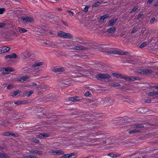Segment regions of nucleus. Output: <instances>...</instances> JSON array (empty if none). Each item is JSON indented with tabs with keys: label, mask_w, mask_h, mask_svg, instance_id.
Returning a JSON list of instances; mask_svg holds the SVG:
<instances>
[{
	"label": "nucleus",
	"mask_w": 158,
	"mask_h": 158,
	"mask_svg": "<svg viewBox=\"0 0 158 158\" xmlns=\"http://www.w3.org/2000/svg\"><path fill=\"white\" fill-rule=\"evenodd\" d=\"M144 125L143 124H136L132 126V128L134 129L130 130L128 133L129 134H132L137 133L141 132L140 128L144 127Z\"/></svg>",
	"instance_id": "1"
},
{
	"label": "nucleus",
	"mask_w": 158,
	"mask_h": 158,
	"mask_svg": "<svg viewBox=\"0 0 158 158\" xmlns=\"http://www.w3.org/2000/svg\"><path fill=\"white\" fill-rule=\"evenodd\" d=\"M111 77L110 75L106 73L102 74L99 73L95 75V77L99 80H102L103 79H109L111 78Z\"/></svg>",
	"instance_id": "2"
},
{
	"label": "nucleus",
	"mask_w": 158,
	"mask_h": 158,
	"mask_svg": "<svg viewBox=\"0 0 158 158\" xmlns=\"http://www.w3.org/2000/svg\"><path fill=\"white\" fill-rule=\"evenodd\" d=\"M57 35L60 37L64 38L71 39L73 37L72 35L69 33H66L64 31H60L57 33Z\"/></svg>",
	"instance_id": "3"
},
{
	"label": "nucleus",
	"mask_w": 158,
	"mask_h": 158,
	"mask_svg": "<svg viewBox=\"0 0 158 158\" xmlns=\"http://www.w3.org/2000/svg\"><path fill=\"white\" fill-rule=\"evenodd\" d=\"M76 156L77 154L75 153H72L64 154L60 158H74Z\"/></svg>",
	"instance_id": "4"
},
{
	"label": "nucleus",
	"mask_w": 158,
	"mask_h": 158,
	"mask_svg": "<svg viewBox=\"0 0 158 158\" xmlns=\"http://www.w3.org/2000/svg\"><path fill=\"white\" fill-rule=\"evenodd\" d=\"M21 19L24 23L32 22L34 20L31 17L28 16H22Z\"/></svg>",
	"instance_id": "5"
},
{
	"label": "nucleus",
	"mask_w": 158,
	"mask_h": 158,
	"mask_svg": "<svg viewBox=\"0 0 158 158\" xmlns=\"http://www.w3.org/2000/svg\"><path fill=\"white\" fill-rule=\"evenodd\" d=\"M90 47L89 46H87L86 47H85L84 46H75L74 47V48L73 49L76 50H85L87 49H88L90 48Z\"/></svg>",
	"instance_id": "6"
},
{
	"label": "nucleus",
	"mask_w": 158,
	"mask_h": 158,
	"mask_svg": "<svg viewBox=\"0 0 158 158\" xmlns=\"http://www.w3.org/2000/svg\"><path fill=\"white\" fill-rule=\"evenodd\" d=\"M9 47L6 46L2 47L0 48V53L2 54L8 52L10 49Z\"/></svg>",
	"instance_id": "7"
},
{
	"label": "nucleus",
	"mask_w": 158,
	"mask_h": 158,
	"mask_svg": "<svg viewBox=\"0 0 158 158\" xmlns=\"http://www.w3.org/2000/svg\"><path fill=\"white\" fill-rule=\"evenodd\" d=\"M118 20V19L117 18L116 19L113 18L111 19L108 23L107 26L110 27L113 26L116 22Z\"/></svg>",
	"instance_id": "8"
},
{
	"label": "nucleus",
	"mask_w": 158,
	"mask_h": 158,
	"mask_svg": "<svg viewBox=\"0 0 158 158\" xmlns=\"http://www.w3.org/2000/svg\"><path fill=\"white\" fill-rule=\"evenodd\" d=\"M124 79L129 81H133L137 80V77L133 76L129 77L124 76Z\"/></svg>",
	"instance_id": "9"
},
{
	"label": "nucleus",
	"mask_w": 158,
	"mask_h": 158,
	"mask_svg": "<svg viewBox=\"0 0 158 158\" xmlns=\"http://www.w3.org/2000/svg\"><path fill=\"white\" fill-rule=\"evenodd\" d=\"M70 84L67 80H62L60 81V85L62 86H64L65 85H69Z\"/></svg>",
	"instance_id": "10"
},
{
	"label": "nucleus",
	"mask_w": 158,
	"mask_h": 158,
	"mask_svg": "<svg viewBox=\"0 0 158 158\" xmlns=\"http://www.w3.org/2000/svg\"><path fill=\"white\" fill-rule=\"evenodd\" d=\"M13 69L11 68H4L3 69L2 73L4 74L9 73L10 72L13 71Z\"/></svg>",
	"instance_id": "11"
},
{
	"label": "nucleus",
	"mask_w": 158,
	"mask_h": 158,
	"mask_svg": "<svg viewBox=\"0 0 158 158\" xmlns=\"http://www.w3.org/2000/svg\"><path fill=\"white\" fill-rule=\"evenodd\" d=\"M109 16V15L108 14H106L101 16L100 19H99L98 21L99 22H102L104 21V19L108 18Z\"/></svg>",
	"instance_id": "12"
},
{
	"label": "nucleus",
	"mask_w": 158,
	"mask_h": 158,
	"mask_svg": "<svg viewBox=\"0 0 158 158\" xmlns=\"http://www.w3.org/2000/svg\"><path fill=\"white\" fill-rule=\"evenodd\" d=\"M29 152L31 154H38L41 155L43 154V152L41 151L38 150H31L29 151Z\"/></svg>",
	"instance_id": "13"
},
{
	"label": "nucleus",
	"mask_w": 158,
	"mask_h": 158,
	"mask_svg": "<svg viewBox=\"0 0 158 158\" xmlns=\"http://www.w3.org/2000/svg\"><path fill=\"white\" fill-rule=\"evenodd\" d=\"M29 78V77L27 75H25L19 78L18 79V81L21 82H23L24 81Z\"/></svg>",
	"instance_id": "14"
},
{
	"label": "nucleus",
	"mask_w": 158,
	"mask_h": 158,
	"mask_svg": "<svg viewBox=\"0 0 158 158\" xmlns=\"http://www.w3.org/2000/svg\"><path fill=\"white\" fill-rule=\"evenodd\" d=\"M2 135L4 136H15L16 135L14 133L9 132H3L2 133Z\"/></svg>",
	"instance_id": "15"
},
{
	"label": "nucleus",
	"mask_w": 158,
	"mask_h": 158,
	"mask_svg": "<svg viewBox=\"0 0 158 158\" xmlns=\"http://www.w3.org/2000/svg\"><path fill=\"white\" fill-rule=\"evenodd\" d=\"M79 98V97H69V100L73 102H77L80 101Z\"/></svg>",
	"instance_id": "16"
},
{
	"label": "nucleus",
	"mask_w": 158,
	"mask_h": 158,
	"mask_svg": "<svg viewBox=\"0 0 158 158\" xmlns=\"http://www.w3.org/2000/svg\"><path fill=\"white\" fill-rule=\"evenodd\" d=\"M116 28L115 27H111L107 30V32L110 34H113L115 31Z\"/></svg>",
	"instance_id": "17"
},
{
	"label": "nucleus",
	"mask_w": 158,
	"mask_h": 158,
	"mask_svg": "<svg viewBox=\"0 0 158 158\" xmlns=\"http://www.w3.org/2000/svg\"><path fill=\"white\" fill-rule=\"evenodd\" d=\"M65 69L63 67L58 68H54L52 69V71L56 72H60L64 71Z\"/></svg>",
	"instance_id": "18"
},
{
	"label": "nucleus",
	"mask_w": 158,
	"mask_h": 158,
	"mask_svg": "<svg viewBox=\"0 0 158 158\" xmlns=\"http://www.w3.org/2000/svg\"><path fill=\"white\" fill-rule=\"evenodd\" d=\"M113 75L118 78L124 79V76L120 73H112Z\"/></svg>",
	"instance_id": "19"
},
{
	"label": "nucleus",
	"mask_w": 158,
	"mask_h": 158,
	"mask_svg": "<svg viewBox=\"0 0 158 158\" xmlns=\"http://www.w3.org/2000/svg\"><path fill=\"white\" fill-rule=\"evenodd\" d=\"M17 55L15 53H12L11 55H7L5 56V58L7 59L8 58L10 59L15 58H17Z\"/></svg>",
	"instance_id": "20"
},
{
	"label": "nucleus",
	"mask_w": 158,
	"mask_h": 158,
	"mask_svg": "<svg viewBox=\"0 0 158 158\" xmlns=\"http://www.w3.org/2000/svg\"><path fill=\"white\" fill-rule=\"evenodd\" d=\"M31 56V54L28 51H26L24 53V58L26 59Z\"/></svg>",
	"instance_id": "21"
},
{
	"label": "nucleus",
	"mask_w": 158,
	"mask_h": 158,
	"mask_svg": "<svg viewBox=\"0 0 158 158\" xmlns=\"http://www.w3.org/2000/svg\"><path fill=\"white\" fill-rule=\"evenodd\" d=\"M153 71L152 69H144V74H150L153 73Z\"/></svg>",
	"instance_id": "22"
},
{
	"label": "nucleus",
	"mask_w": 158,
	"mask_h": 158,
	"mask_svg": "<svg viewBox=\"0 0 158 158\" xmlns=\"http://www.w3.org/2000/svg\"><path fill=\"white\" fill-rule=\"evenodd\" d=\"M18 29L19 30V32L21 33L25 32H27V31L25 28L20 27H18Z\"/></svg>",
	"instance_id": "23"
},
{
	"label": "nucleus",
	"mask_w": 158,
	"mask_h": 158,
	"mask_svg": "<svg viewBox=\"0 0 158 158\" xmlns=\"http://www.w3.org/2000/svg\"><path fill=\"white\" fill-rule=\"evenodd\" d=\"M43 64V62H39L33 64L32 65V67H35L42 65Z\"/></svg>",
	"instance_id": "24"
},
{
	"label": "nucleus",
	"mask_w": 158,
	"mask_h": 158,
	"mask_svg": "<svg viewBox=\"0 0 158 158\" xmlns=\"http://www.w3.org/2000/svg\"><path fill=\"white\" fill-rule=\"evenodd\" d=\"M158 95V91H153L149 92L148 95L149 96H155Z\"/></svg>",
	"instance_id": "25"
},
{
	"label": "nucleus",
	"mask_w": 158,
	"mask_h": 158,
	"mask_svg": "<svg viewBox=\"0 0 158 158\" xmlns=\"http://www.w3.org/2000/svg\"><path fill=\"white\" fill-rule=\"evenodd\" d=\"M113 138L111 137L108 138H107V140L108 142V145H110L113 143Z\"/></svg>",
	"instance_id": "26"
},
{
	"label": "nucleus",
	"mask_w": 158,
	"mask_h": 158,
	"mask_svg": "<svg viewBox=\"0 0 158 158\" xmlns=\"http://www.w3.org/2000/svg\"><path fill=\"white\" fill-rule=\"evenodd\" d=\"M122 99H126V100H124L123 101V102H127L128 103H133V101H132V100H129V99H127V98H126L123 97V98H122Z\"/></svg>",
	"instance_id": "27"
},
{
	"label": "nucleus",
	"mask_w": 158,
	"mask_h": 158,
	"mask_svg": "<svg viewBox=\"0 0 158 158\" xmlns=\"http://www.w3.org/2000/svg\"><path fill=\"white\" fill-rule=\"evenodd\" d=\"M21 92V91L20 90H17L13 93V94L12 95V96L13 97H14L18 95L19 94H20Z\"/></svg>",
	"instance_id": "28"
},
{
	"label": "nucleus",
	"mask_w": 158,
	"mask_h": 158,
	"mask_svg": "<svg viewBox=\"0 0 158 158\" xmlns=\"http://www.w3.org/2000/svg\"><path fill=\"white\" fill-rule=\"evenodd\" d=\"M139 7L138 6L135 5L134 6L133 8L130 11V13H132L133 12L137 10Z\"/></svg>",
	"instance_id": "29"
},
{
	"label": "nucleus",
	"mask_w": 158,
	"mask_h": 158,
	"mask_svg": "<svg viewBox=\"0 0 158 158\" xmlns=\"http://www.w3.org/2000/svg\"><path fill=\"white\" fill-rule=\"evenodd\" d=\"M145 151L143 150L142 149H140L139 150L137 151L136 152V153L135 154H137V153H139L140 154H143Z\"/></svg>",
	"instance_id": "30"
},
{
	"label": "nucleus",
	"mask_w": 158,
	"mask_h": 158,
	"mask_svg": "<svg viewBox=\"0 0 158 158\" xmlns=\"http://www.w3.org/2000/svg\"><path fill=\"white\" fill-rule=\"evenodd\" d=\"M147 44V43L146 42H144L142 43L139 46V47L140 48H142L143 47H145Z\"/></svg>",
	"instance_id": "31"
},
{
	"label": "nucleus",
	"mask_w": 158,
	"mask_h": 158,
	"mask_svg": "<svg viewBox=\"0 0 158 158\" xmlns=\"http://www.w3.org/2000/svg\"><path fill=\"white\" fill-rule=\"evenodd\" d=\"M24 158H38V157L36 156H32L31 155L26 156H24Z\"/></svg>",
	"instance_id": "32"
},
{
	"label": "nucleus",
	"mask_w": 158,
	"mask_h": 158,
	"mask_svg": "<svg viewBox=\"0 0 158 158\" xmlns=\"http://www.w3.org/2000/svg\"><path fill=\"white\" fill-rule=\"evenodd\" d=\"M118 51H107L106 53H107L108 54H117V53L118 52Z\"/></svg>",
	"instance_id": "33"
},
{
	"label": "nucleus",
	"mask_w": 158,
	"mask_h": 158,
	"mask_svg": "<svg viewBox=\"0 0 158 158\" xmlns=\"http://www.w3.org/2000/svg\"><path fill=\"white\" fill-rule=\"evenodd\" d=\"M56 155H59L64 154L63 151L61 150H56Z\"/></svg>",
	"instance_id": "34"
},
{
	"label": "nucleus",
	"mask_w": 158,
	"mask_h": 158,
	"mask_svg": "<svg viewBox=\"0 0 158 158\" xmlns=\"http://www.w3.org/2000/svg\"><path fill=\"white\" fill-rule=\"evenodd\" d=\"M33 93V90H31L28 92H25L26 95L27 97H29Z\"/></svg>",
	"instance_id": "35"
},
{
	"label": "nucleus",
	"mask_w": 158,
	"mask_h": 158,
	"mask_svg": "<svg viewBox=\"0 0 158 158\" xmlns=\"http://www.w3.org/2000/svg\"><path fill=\"white\" fill-rule=\"evenodd\" d=\"M110 85L112 86H121V85L118 82L111 83Z\"/></svg>",
	"instance_id": "36"
},
{
	"label": "nucleus",
	"mask_w": 158,
	"mask_h": 158,
	"mask_svg": "<svg viewBox=\"0 0 158 158\" xmlns=\"http://www.w3.org/2000/svg\"><path fill=\"white\" fill-rule=\"evenodd\" d=\"M91 94L90 92L88 91L85 93V95L86 97H91Z\"/></svg>",
	"instance_id": "37"
},
{
	"label": "nucleus",
	"mask_w": 158,
	"mask_h": 158,
	"mask_svg": "<svg viewBox=\"0 0 158 158\" xmlns=\"http://www.w3.org/2000/svg\"><path fill=\"white\" fill-rule=\"evenodd\" d=\"M9 156L6 154L2 153L1 158H9Z\"/></svg>",
	"instance_id": "38"
},
{
	"label": "nucleus",
	"mask_w": 158,
	"mask_h": 158,
	"mask_svg": "<svg viewBox=\"0 0 158 158\" xmlns=\"http://www.w3.org/2000/svg\"><path fill=\"white\" fill-rule=\"evenodd\" d=\"M100 5V2H96L94 3L92 5V6L94 7H96Z\"/></svg>",
	"instance_id": "39"
},
{
	"label": "nucleus",
	"mask_w": 158,
	"mask_h": 158,
	"mask_svg": "<svg viewBox=\"0 0 158 158\" xmlns=\"http://www.w3.org/2000/svg\"><path fill=\"white\" fill-rule=\"evenodd\" d=\"M145 108H139L137 111L139 113H144L145 112V111H143V110Z\"/></svg>",
	"instance_id": "40"
},
{
	"label": "nucleus",
	"mask_w": 158,
	"mask_h": 158,
	"mask_svg": "<svg viewBox=\"0 0 158 158\" xmlns=\"http://www.w3.org/2000/svg\"><path fill=\"white\" fill-rule=\"evenodd\" d=\"M144 69H140L137 71V73L140 74H144Z\"/></svg>",
	"instance_id": "41"
},
{
	"label": "nucleus",
	"mask_w": 158,
	"mask_h": 158,
	"mask_svg": "<svg viewBox=\"0 0 158 158\" xmlns=\"http://www.w3.org/2000/svg\"><path fill=\"white\" fill-rule=\"evenodd\" d=\"M41 134L43 139L48 137L49 136L48 134L47 133H42Z\"/></svg>",
	"instance_id": "42"
},
{
	"label": "nucleus",
	"mask_w": 158,
	"mask_h": 158,
	"mask_svg": "<svg viewBox=\"0 0 158 158\" xmlns=\"http://www.w3.org/2000/svg\"><path fill=\"white\" fill-rule=\"evenodd\" d=\"M6 11L5 8H0V14H3Z\"/></svg>",
	"instance_id": "43"
},
{
	"label": "nucleus",
	"mask_w": 158,
	"mask_h": 158,
	"mask_svg": "<svg viewBox=\"0 0 158 158\" xmlns=\"http://www.w3.org/2000/svg\"><path fill=\"white\" fill-rule=\"evenodd\" d=\"M77 42H78V43H80L81 44H85L86 43L85 42H83L82 41V40L81 39H79L78 40H77Z\"/></svg>",
	"instance_id": "44"
},
{
	"label": "nucleus",
	"mask_w": 158,
	"mask_h": 158,
	"mask_svg": "<svg viewBox=\"0 0 158 158\" xmlns=\"http://www.w3.org/2000/svg\"><path fill=\"white\" fill-rule=\"evenodd\" d=\"M56 150H51L50 151V153H52V155H56Z\"/></svg>",
	"instance_id": "45"
},
{
	"label": "nucleus",
	"mask_w": 158,
	"mask_h": 158,
	"mask_svg": "<svg viewBox=\"0 0 158 158\" xmlns=\"http://www.w3.org/2000/svg\"><path fill=\"white\" fill-rule=\"evenodd\" d=\"M13 88H14V86L13 85H11V84L9 85L7 87V89H12Z\"/></svg>",
	"instance_id": "46"
},
{
	"label": "nucleus",
	"mask_w": 158,
	"mask_h": 158,
	"mask_svg": "<svg viewBox=\"0 0 158 158\" xmlns=\"http://www.w3.org/2000/svg\"><path fill=\"white\" fill-rule=\"evenodd\" d=\"M108 156H109L110 157H116V156L115 155H114L113 153H109L108 154Z\"/></svg>",
	"instance_id": "47"
},
{
	"label": "nucleus",
	"mask_w": 158,
	"mask_h": 158,
	"mask_svg": "<svg viewBox=\"0 0 158 158\" xmlns=\"http://www.w3.org/2000/svg\"><path fill=\"white\" fill-rule=\"evenodd\" d=\"M149 86L151 88H155L158 89V85L157 86L156 85H149Z\"/></svg>",
	"instance_id": "48"
},
{
	"label": "nucleus",
	"mask_w": 158,
	"mask_h": 158,
	"mask_svg": "<svg viewBox=\"0 0 158 158\" xmlns=\"http://www.w3.org/2000/svg\"><path fill=\"white\" fill-rule=\"evenodd\" d=\"M66 11L67 12L69 13L70 14V15L71 16H73L74 14L73 12H72L70 10H66Z\"/></svg>",
	"instance_id": "49"
},
{
	"label": "nucleus",
	"mask_w": 158,
	"mask_h": 158,
	"mask_svg": "<svg viewBox=\"0 0 158 158\" xmlns=\"http://www.w3.org/2000/svg\"><path fill=\"white\" fill-rule=\"evenodd\" d=\"M23 103L22 101H18L16 102H15V104L19 105Z\"/></svg>",
	"instance_id": "50"
},
{
	"label": "nucleus",
	"mask_w": 158,
	"mask_h": 158,
	"mask_svg": "<svg viewBox=\"0 0 158 158\" xmlns=\"http://www.w3.org/2000/svg\"><path fill=\"white\" fill-rule=\"evenodd\" d=\"M155 20V17H152L150 21V23L152 24L153 23Z\"/></svg>",
	"instance_id": "51"
},
{
	"label": "nucleus",
	"mask_w": 158,
	"mask_h": 158,
	"mask_svg": "<svg viewBox=\"0 0 158 158\" xmlns=\"http://www.w3.org/2000/svg\"><path fill=\"white\" fill-rule=\"evenodd\" d=\"M144 102L145 103H149L152 100L150 99H145L144 100Z\"/></svg>",
	"instance_id": "52"
},
{
	"label": "nucleus",
	"mask_w": 158,
	"mask_h": 158,
	"mask_svg": "<svg viewBox=\"0 0 158 158\" xmlns=\"http://www.w3.org/2000/svg\"><path fill=\"white\" fill-rule=\"evenodd\" d=\"M33 139V141L36 143H38L40 142L39 140L37 139Z\"/></svg>",
	"instance_id": "53"
},
{
	"label": "nucleus",
	"mask_w": 158,
	"mask_h": 158,
	"mask_svg": "<svg viewBox=\"0 0 158 158\" xmlns=\"http://www.w3.org/2000/svg\"><path fill=\"white\" fill-rule=\"evenodd\" d=\"M118 54L120 55H125L126 54L125 53V52H123L120 51H118V52L117 53Z\"/></svg>",
	"instance_id": "54"
},
{
	"label": "nucleus",
	"mask_w": 158,
	"mask_h": 158,
	"mask_svg": "<svg viewBox=\"0 0 158 158\" xmlns=\"http://www.w3.org/2000/svg\"><path fill=\"white\" fill-rule=\"evenodd\" d=\"M6 25V24L5 23H0V28L4 27Z\"/></svg>",
	"instance_id": "55"
},
{
	"label": "nucleus",
	"mask_w": 158,
	"mask_h": 158,
	"mask_svg": "<svg viewBox=\"0 0 158 158\" xmlns=\"http://www.w3.org/2000/svg\"><path fill=\"white\" fill-rule=\"evenodd\" d=\"M61 22L65 26H67V27L68 26V23H67L66 22H65V21H64L63 20H62L61 21Z\"/></svg>",
	"instance_id": "56"
},
{
	"label": "nucleus",
	"mask_w": 158,
	"mask_h": 158,
	"mask_svg": "<svg viewBox=\"0 0 158 158\" xmlns=\"http://www.w3.org/2000/svg\"><path fill=\"white\" fill-rule=\"evenodd\" d=\"M88 8H89L88 6H86L84 8V10L85 12H87L88 11Z\"/></svg>",
	"instance_id": "57"
},
{
	"label": "nucleus",
	"mask_w": 158,
	"mask_h": 158,
	"mask_svg": "<svg viewBox=\"0 0 158 158\" xmlns=\"http://www.w3.org/2000/svg\"><path fill=\"white\" fill-rule=\"evenodd\" d=\"M37 137L39 139H43L41 134L36 135Z\"/></svg>",
	"instance_id": "58"
},
{
	"label": "nucleus",
	"mask_w": 158,
	"mask_h": 158,
	"mask_svg": "<svg viewBox=\"0 0 158 158\" xmlns=\"http://www.w3.org/2000/svg\"><path fill=\"white\" fill-rule=\"evenodd\" d=\"M137 31V30L135 28L133 29L132 31H131V33L133 34L136 32Z\"/></svg>",
	"instance_id": "59"
},
{
	"label": "nucleus",
	"mask_w": 158,
	"mask_h": 158,
	"mask_svg": "<svg viewBox=\"0 0 158 158\" xmlns=\"http://www.w3.org/2000/svg\"><path fill=\"white\" fill-rule=\"evenodd\" d=\"M154 0H148V3L150 4L152 3Z\"/></svg>",
	"instance_id": "60"
},
{
	"label": "nucleus",
	"mask_w": 158,
	"mask_h": 158,
	"mask_svg": "<svg viewBox=\"0 0 158 158\" xmlns=\"http://www.w3.org/2000/svg\"><path fill=\"white\" fill-rule=\"evenodd\" d=\"M142 15H143L142 14H139V15H138V16H137L138 18L139 19L142 16Z\"/></svg>",
	"instance_id": "61"
},
{
	"label": "nucleus",
	"mask_w": 158,
	"mask_h": 158,
	"mask_svg": "<svg viewBox=\"0 0 158 158\" xmlns=\"http://www.w3.org/2000/svg\"><path fill=\"white\" fill-rule=\"evenodd\" d=\"M4 149V147H2L0 145V149L3 150V149Z\"/></svg>",
	"instance_id": "62"
},
{
	"label": "nucleus",
	"mask_w": 158,
	"mask_h": 158,
	"mask_svg": "<svg viewBox=\"0 0 158 158\" xmlns=\"http://www.w3.org/2000/svg\"><path fill=\"white\" fill-rule=\"evenodd\" d=\"M110 99L109 98H107L106 99V101L107 102H109L110 101Z\"/></svg>",
	"instance_id": "63"
},
{
	"label": "nucleus",
	"mask_w": 158,
	"mask_h": 158,
	"mask_svg": "<svg viewBox=\"0 0 158 158\" xmlns=\"http://www.w3.org/2000/svg\"><path fill=\"white\" fill-rule=\"evenodd\" d=\"M147 155L143 156H142L143 158H146L147 157Z\"/></svg>",
	"instance_id": "64"
}]
</instances>
